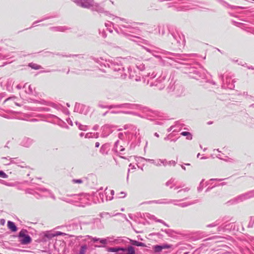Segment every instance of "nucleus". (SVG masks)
Masks as SVG:
<instances>
[{"instance_id": "f03ea898", "label": "nucleus", "mask_w": 254, "mask_h": 254, "mask_svg": "<svg viewBox=\"0 0 254 254\" xmlns=\"http://www.w3.org/2000/svg\"><path fill=\"white\" fill-rule=\"evenodd\" d=\"M118 254H135L134 248L130 246L127 249L121 248Z\"/></svg>"}, {"instance_id": "f257e3e1", "label": "nucleus", "mask_w": 254, "mask_h": 254, "mask_svg": "<svg viewBox=\"0 0 254 254\" xmlns=\"http://www.w3.org/2000/svg\"><path fill=\"white\" fill-rule=\"evenodd\" d=\"M26 230H22L19 233V241L23 245L29 244L32 240L31 237L26 234Z\"/></svg>"}, {"instance_id": "0eeeda50", "label": "nucleus", "mask_w": 254, "mask_h": 254, "mask_svg": "<svg viewBox=\"0 0 254 254\" xmlns=\"http://www.w3.org/2000/svg\"><path fill=\"white\" fill-rule=\"evenodd\" d=\"M154 250L156 252H160L163 250V247L156 245L154 247Z\"/></svg>"}, {"instance_id": "ddd939ff", "label": "nucleus", "mask_w": 254, "mask_h": 254, "mask_svg": "<svg viewBox=\"0 0 254 254\" xmlns=\"http://www.w3.org/2000/svg\"><path fill=\"white\" fill-rule=\"evenodd\" d=\"M73 181L74 183H79V184H80L82 182V181L81 180H74Z\"/></svg>"}, {"instance_id": "dca6fc26", "label": "nucleus", "mask_w": 254, "mask_h": 254, "mask_svg": "<svg viewBox=\"0 0 254 254\" xmlns=\"http://www.w3.org/2000/svg\"><path fill=\"white\" fill-rule=\"evenodd\" d=\"M162 247H163V249H167L168 248V247L166 246H163Z\"/></svg>"}, {"instance_id": "6e6552de", "label": "nucleus", "mask_w": 254, "mask_h": 254, "mask_svg": "<svg viewBox=\"0 0 254 254\" xmlns=\"http://www.w3.org/2000/svg\"><path fill=\"white\" fill-rule=\"evenodd\" d=\"M120 249L121 248H110L109 249L108 251L111 252H117L118 254V253H119Z\"/></svg>"}, {"instance_id": "7ed1b4c3", "label": "nucleus", "mask_w": 254, "mask_h": 254, "mask_svg": "<svg viewBox=\"0 0 254 254\" xmlns=\"http://www.w3.org/2000/svg\"><path fill=\"white\" fill-rule=\"evenodd\" d=\"M7 227L12 232H16L17 231V227L13 222L8 221Z\"/></svg>"}, {"instance_id": "9b49d317", "label": "nucleus", "mask_w": 254, "mask_h": 254, "mask_svg": "<svg viewBox=\"0 0 254 254\" xmlns=\"http://www.w3.org/2000/svg\"><path fill=\"white\" fill-rule=\"evenodd\" d=\"M86 249V246H82L79 254H84Z\"/></svg>"}, {"instance_id": "f8f14e48", "label": "nucleus", "mask_w": 254, "mask_h": 254, "mask_svg": "<svg viewBox=\"0 0 254 254\" xmlns=\"http://www.w3.org/2000/svg\"><path fill=\"white\" fill-rule=\"evenodd\" d=\"M133 245H136L137 246H144V244L141 242L135 241L133 243Z\"/></svg>"}, {"instance_id": "1a4fd4ad", "label": "nucleus", "mask_w": 254, "mask_h": 254, "mask_svg": "<svg viewBox=\"0 0 254 254\" xmlns=\"http://www.w3.org/2000/svg\"><path fill=\"white\" fill-rule=\"evenodd\" d=\"M0 177L3 178H6L7 177V175L3 171H0Z\"/></svg>"}, {"instance_id": "9d476101", "label": "nucleus", "mask_w": 254, "mask_h": 254, "mask_svg": "<svg viewBox=\"0 0 254 254\" xmlns=\"http://www.w3.org/2000/svg\"><path fill=\"white\" fill-rule=\"evenodd\" d=\"M54 235H55V237L58 236H60V235L65 236V235H66V234L61 232H56V233H54Z\"/></svg>"}, {"instance_id": "f3484780", "label": "nucleus", "mask_w": 254, "mask_h": 254, "mask_svg": "<svg viewBox=\"0 0 254 254\" xmlns=\"http://www.w3.org/2000/svg\"><path fill=\"white\" fill-rule=\"evenodd\" d=\"M188 254V253H185V254Z\"/></svg>"}, {"instance_id": "423d86ee", "label": "nucleus", "mask_w": 254, "mask_h": 254, "mask_svg": "<svg viewBox=\"0 0 254 254\" xmlns=\"http://www.w3.org/2000/svg\"><path fill=\"white\" fill-rule=\"evenodd\" d=\"M29 66H30L32 68L34 69H39L41 68V66L35 64H30Z\"/></svg>"}, {"instance_id": "20e7f679", "label": "nucleus", "mask_w": 254, "mask_h": 254, "mask_svg": "<svg viewBox=\"0 0 254 254\" xmlns=\"http://www.w3.org/2000/svg\"><path fill=\"white\" fill-rule=\"evenodd\" d=\"M44 236L48 239H52L55 237L54 233L50 231H47L44 233Z\"/></svg>"}, {"instance_id": "4468645a", "label": "nucleus", "mask_w": 254, "mask_h": 254, "mask_svg": "<svg viewBox=\"0 0 254 254\" xmlns=\"http://www.w3.org/2000/svg\"><path fill=\"white\" fill-rule=\"evenodd\" d=\"M100 242L102 243V244H106V240H100Z\"/></svg>"}, {"instance_id": "39448f33", "label": "nucleus", "mask_w": 254, "mask_h": 254, "mask_svg": "<svg viewBox=\"0 0 254 254\" xmlns=\"http://www.w3.org/2000/svg\"><path fill=\"white\" fill-rule=\"evenodd\" d=\"M181 135L183 136H187V139L191 140L192 139V136L190 132L187 131H183L181 132Z\"/></svg>"}, {"instance_id": "2eb2a0df", "label": "nucleus", "mask_w": 254, "mask_h": 254, "mask_svg": "<svg viewBox=\"0 0 254 254\" xmlns=\"http://www.w3.org/2000/svg\"><path fill=\"white\" fill-rule=\"evenodd\" d=\"M99 146V142H96V144H95V146L96 147H98Z\"/></svg>"}]
</instances>
